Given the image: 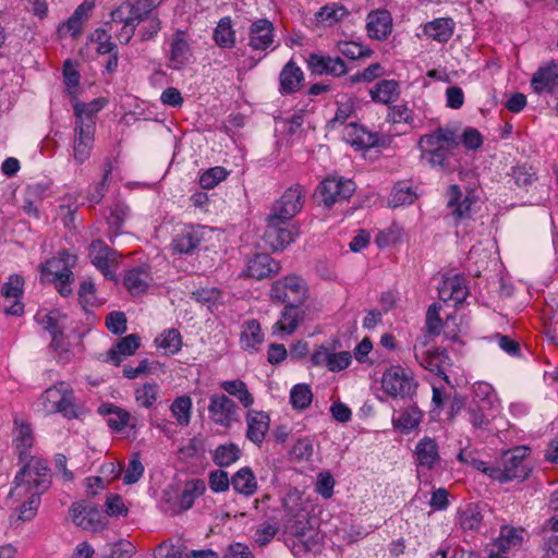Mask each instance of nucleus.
I'll return each mask as SVG.
<instances>
[{
  "instance_id": "aec40b11",
  "label": "nucleus",
  "mask_w": 558,
  "mask_h": 558,
  "mask_svg": "<svg viewBox=\"0 0 558 558\" xmlns=\"http://www.w3.org/2000/svg\"><path fill=\"white\" fill-rule=\"evenodd\" d=\"M308 69L318 75L341 76L348 71L345 63L340 57L323 56L312 53L307 60Z\"/></svg>"
},
{
  "instance_id": "c03bdc74",
  "label": "nucleus",
  "mask_w": 558,
  "mask_h": 558,
  "mask_svg": "<svg viewBox=\"0 0 558 558\" xmlns=\"http://www.w3.org/2000/svg\"><path fill=\"white\" fill-rule=\"evenodd\" d=\"M241 453V449L234 442L219 445L213 453V461L220 468H227L235 463Z\"/></svg>"
},
{
  "instance_id": "13d9d810",
  "label": "nucleus",
  "mask_w": 558,
  "mask_h": 558,
  "mask_svg": "<svg viewBox=\"0 0 558 558\" xmlns=\"http://www.w3.org/2000/svg\"><path fill=\"white\" fill-rule=\"evenodd\" d=\"M228 175V171L223 167H213L206 170L199 178V184L203 189H214L222 182Z\"/></svg>"
},
{
  "instance_id": "ea45409f",
  "label": "nucleus",
  "mask_w": 558,
  "mask_h": 558,
  "mask_svg": "<svg viewBox=\"0 0 558 558\" xmlns=\"http://www.w3.org/2000/svg\"><path fill=\"white\" fill-rule=\"evenodd\" d=\"M399 86L393 80H381L369 90L372 99L376 102L388 105L399 97Z\"/></svg>"
},
{
  "instance_id": "a211bd4d",
  "label": "nucleus",
  "mask_w": 558,
  "mask_h": 558,
  "mask_svg": "<svg viewBox=\"0 0 558 558\" xmlns=\"http://www.w3.org/2000/svg\"><path fill=\"white\" fill-rule=\"evenodd\" d=\"M205 227L189 225L173 238L171 246L179 254H192L204 239Z\"/></svg>"
},
{
  "instance_id": "09e8293b",
  "label": "nucleus",
  "mask_w": 558,
  "mask_h": 558,
  "mask_svg": "<svg viewBox=\"0 0 558 558\" xmlns=\"http://www.w3.org/2000/svg\"><path fill=\"white\" fill-rule=\"evenodd\" d=\"M112 170H113V165H112L111 159L106 158L104 161L102 179L99 182L90 185V187H89L87 198L90 203L98 204L101 202V199L104 198L105 193L107 191V187L109 185L110 174H111Z\"/></svg>"
},
{
  "instance_id": "4c0bfd02",
  "label": "nucleus",
  "mask_w": 558,
  "mask_h": 558,
  "mask_svg": "<svg viewBox=\"0 0 558 558\" xmlns=\"http://www.w3.org/2000/svg\"><path fill=\"white\" fill-rule=\"evenodd\" d=\"M215 44L220 48L231 49L235 46L236 36L230 16L221 17L213 33Z\"/></svg>"
},
{
  "instance_id": "9b49d317",
  "label": "nucleus",
  "mask_w": 558,
  "mask_h": 558,
  "mask_svg": "<svg viewBox=\"0 0 558 558\" xmlns=\"http://www.w3.org/2000/svg\"><path fill=\"white\" fill-rule=\"evenodd\" d=\"M208 413L210 420L219 426L229 427L238 421V405L226 395L215 393L210 396Z\"/></svg>"
},
{
  "instance_id": "c85d7f7f",
  "label": "nucleus",
  "mask_w": 558,
  "mask_h": 558,
  "mask_svg": "<svg viewBox=\"0 0 558 558\" xmlns=\"http://www.w3.org/2000/svg\"><path fill=\"white\" fill-rule=\"evenodd\" d=\"M153 281L150 267L142 265L128 270L123 278L124 287L132 295H140L147 291Z\"/></svg>"
},
{
  "instance_id": "4468645a",
  "label": "nucleus",
  "mask_w": 558,
  "mask_h": 558,
  "mask_svg": "<svg viewBox=\"0 0 558 558\" xmlns=\"http://www.w3.org/2000/svg\"><path fill=\"white\" fill-rule=\"evenodd\" d=\"M70 514L73 523L83 530L98 531L105 526L102 512L95 506L74 502L70 508Z\"/></svg>"
},
{
  "instance_id": "bf43d9fd",
  "label": "nucleus",
  "mask_w": 558,
  "mask_h": 558,
  "mask_svg": "<svg viewBox=\"0 0 558 558\" xmlns=\"http://www.w3.org/2000/svg\"><path fill=\"white\" fill-rule=\"evenodd\" d=\"M457 458L461 463L469 464L488 476L489 470H493V466L478 459V453L474 450L461 449Z\"/></svg>"
},
{
  "instance_id": "a19ab883",
  "label": "nucleus",
  "mask_w": 558,
  "mask_h": 558,
  "mask_svg": "<svg viewBox=\"0 0 558 558\" xmlns=\"http://www.w3.org/2000/svg\"><path fill=\"white\" fill-rule=\"evenodd\" d=\"M76 256L70 254L66 251H61L58 256H54L46 262L41 267L43 272H47L54 276V279L60 278V275L65 272V269H70L75 265Z\"/></svg>"
},
{
  "instance_id": "7c9ffc66",
  "label": "nucleus",
  "mask_w": 558,
  "mask_h": 558,
  "mask_svg": "<svg viewBox=\"0 0 558 558\" xmlns=\"http://www.w3.org/2000/svg\"><path fill=\"white\" fill-rule=\"evenodd\" d=\"M13 446L19 456L20 462L31 459L29 450L34 444V436L28 424L14 418Z\"/></svg>"
},
{
  "instance_id": "37998d69",
  "label": "nucleus",
  "mask_w": 558,
  "mask_h": 558,
  "mask_svg": "<svg viewBox=\"0 0 558 558\" xmlns=\"http://www.w3.org/2000/svg\"><path fill=\"white\" fill-rule=\"evenodd\" d=\"M69 384L60 381L54 386L48 388L40 398L44 411L47 414H54L58 411V405L62 400V396L68 389Z\"/></svg>"
},
{
  "instance_id": "6e6552de",
  "label": "nucleus",
  "mask_w": 558,
  "mask_h": 558,
  "mask_svg": "<svg viewBox=\"0 0 558 558\" xmlns=\"http://www.w3.org/2000/svg\"><path fill=\"white\" fill-rule=\"evenodd\" d=\"M306 191L303 185L295 183L288 187L281 197L274 204L269 216L290 221L301 211L305 202Z\"/></svg>"
},
{
  "instance_id": "6ab92c4d",
  "label": "nucleus",
  "mask_w": 558,
  "mask_h": 558,
  "mask_svg": "<svg viewBox=\"0 0 558 558\" xmlns=\"http://www.w3.org/2000/svg\"><path fill=\"white\" fill-rule=\"evenodd\" d=\"M531 88L536 94H558V64L550 62L539 66L532 75Z\"/></svg>"
},
{
  "instance_id": "5701e85b",
  "label": "nucleus",
  "mask_w": 558,
  "mask_h": 558,
  "mask_svg": "<svg viewBox=\"0 0 558 558\" xmlns=\"http://www.w3.org/2000/svg\"><path fill=\"white\" fill-rule=\"evenodd\" d=\"M447 195V207L450 209V214L454 220L458 222L470 218L471 208L475 202L471 193L463 196L460 187L453 184L448 187Z\"/></svg>"
},
{
  "instance_id": "7ed1b4c3",
  "label": "nucleus",
  "mask_w": 558,
  "mask_h": 558,
  "mask_svg": "<svg viewBox=\"0 0 558 558\" xmlns=\"http://www.w3.org/2000/svg\"><path fill=\"white\" fill-rule=\"evenodd\" d=\"M526 447H515L502 453L498 465L489 470V477L500 483L522 482L527 478L532 469L525 463Z\"/></svg>"
},
{
  "instance_id": "4be33fe9",
  "label": "nucleus",
  "mask_w": 558,
  "mask_h": 558,
  "mask_svg": "<svg viewBox=\"0 0 558 558\" xmlns=\"http://www.w3.org/2000/svg\"><path fill=\"white\" fill-rule=\"evenodd\" d=\"M469 294L464 278L460 275L444 276L438 286L439 299L444 302L462 303Z\"/></svg>"
},
{
  "instance_id": "b1692460",
  "label": "nucleus",
  "mask_w": 558,
  "mask_h": 558,
  "mask_svg": "<svg viewBox=\"0 0 558 558\" xmlns=\"http://www.w3.org/2000/svg\"><path fill=\"white\" fill-rule=\"evenodd\" d=\"M141 345V337L131 333L122 337L106 353L105 361L119 366L126 357L133 355Z\"/></svg>"
},
{
  "instance_id": "a878e982",
  "label": "nucleus",
  "mask_w": 558,
  "mask_h": 558,
  "mask_svg": "<svg viewBox=\"0 0 558 558\" xmlns=\"http://www.w3.org/2000/svg\"><path fill=\"white\" fill-rule=\"evenodd\" d=\"M246 438L260 447L269 430V415L263 411L250 410L246 413Z\"/></svg>"
},
{
  "instance_id": "bb28decb",
  "label": "nucleus",
  "mask_w": 558,
  "mask_h": 558,
  "mask_svg": "<svg viewBox=\"0 0 558 558\" xmlns=\"http://www.w3.org/2000/svg\"><path fill=\"white\" fill-rule=\"evenodd\" d=\"M344 138L356 149H368L377 146L380 142L377 132H371L356 123H350L345 126Z\"/></svg>"
},
{
  "instance_id": "680f3d73",
  "label": "nucleus",
  "mask_w": 558,
  "mask_h": 558,
  "mask_svg": "<svg viewBox=\"0 0 558 558\" xmlns=\"http://www.w3.org/2000/svg\"><path fill=\"white\" fill-rule=\"evenodd\" d=\"M339 51L344 57L351 60H357L361 58H366L372 54V51L362 45L354 41H343L339 44Z\"/></svg>"
},
{
  "instance_id": "0e129e2a",
  "label": "nucleus",
  "mask_w": 558,
  "mask_h": 558,
  "mask_svg": "<svg viewBox=\"0 0 558 558\" xmlns=\"http://www.w3.org/2000/svg\"><path fill=\"white\" fill-rule=\"evenodd\" d=\"M278 531L279 525L277 523H262L254 534L255 543L260 547L266 546L275 537Z\"/></svg>"
},
{
  "instance_id": "3c124183",
  "label": "nucleus",
  "mask_w": 558,
  "mask_h": 558,
  "mask_svg": "<svg viewBox=\"0 0 558 558\" xmlns=\"http://www.w3.org/2000/svg\"><path fill=\"white\" fill-rule=\"evenodd\" d=\"M205 489L206 486L202 480H192L187 482L179 497V506L181 510L190 509L193 506L195 499L204 494Z\"/></svg>"
},
{
  "instance_id": "dca6fc26",
  "label": "nucleus",
  "mask_w": 558,
  "mask_h": 558,
  "mask_svg": "<svg viewBox=\"0 0 558 558\" xmlns=\"http://www.w3.org/2000/svg\"><path fill=\"white\" fill-rule=\"evenodd\" d=\"M414 459L417 468L428 471L436 469L441 461L436 439L427 436L420 439L414 449Z\"/></svg>"
},
{
  "instance_id": "393cba45",
  "label": "nucleus",
  "mask_w": 558,
  "mask_h": 558,
  "mask_svg": "<svg viewBox=\"0 0 558 558\" xmlns=\"http://www.w3.org/2000/svg\"><path fill=\"white\" fill-rule=\"evenodd\" d=\"M280 264L268 254H256L248 259L244 275L257 280L278 274Z\"/></svg>"
},
{
  "instance_id": "052dcab7",
  "label": "nucleus",
  "mask_w": 558,
  "mask_h": 558,
  "mask_svg": "<svg viewBox=\"0 0 558 558\" xmlns=\"http://www.w3.org/2000/svg\"><path fill=\"white\" fill-rule=\"evenodd\" d=\"M90 40L97 44L96 50L100 54L112 53L117 45L111 41V35L102 28H97L90 36Z\"/></svg>"
},
{
  "instance_id": "0eeeda50",
  "label": "nucleus",
  "mask_w": 558,
  "mask_h": 558,
  "mask_svg": "<svg viewBox=\"0 0 558 558\" xmlns=\"http://www.w3.org/2000/svg\"><path fill=\"white\" fill-rule=\"evenodd\" d=\"M381 386L391 397H411L417 387L413 376L403 367L397 365L389 367L381 378Z\"/></svg>"
},
{
  "instance_id": "412c9836",
  "label": "nucleus",
  "mask_w": 558,
  "mask_h": 558,
  "mask_svg": "<svg viewBox=\"0 0 558 558\" xmlns=\"http://www.w3.org/2000/svg\"><path fill=\"white\" fill-rule=\"evenodd\" d=\"M302 305H284L279 319L272 326V332L292 335L305 319V310Z\"/></svg>"
},
{
  "instance_id": "e433bc0d",
  "label": "nucleus",
  "mask_w": 558,
  "mask_h": 558,
  "mask_svg": "<svg viewBox=\"0 0 558 558\" xmlns=\"http://www.w3.org/2000/svg\"><path fill=\"white\" fill-rule=\"evenodd\" d=\"M233 489L246 497L252 496L257 490V481L251 468L244 466L234 473L231 477Z\"/></svg>"
},
{
  "instance_id": "a18cd8bd",
  "label": "nucleus",
  "mask_w": 558,
  "mask_h": 558,
  "mask_svg": "<svg viewBox=\"0 0 558 558\" xmlns=\"http://www.w3.org/2000/svg\"><path fill=\"white\" fill-rule=\"evenodd\" d=\"M192 399L189 396H180L172 401L170 412L175 418L178 425L182 427L190 425L192 417Z\"/></svg>"
},
{
  "instance_id": "c756f323",
  "label": "nucleus",
  "mask_w": 558,
  "mask_h": 558,
  "mask_svg": "<svg viewBox=\"0 0 558 558\" xmlns=\"http://www.w3.org/2000/svg\"><path fill=\"white\" fill-rule=\"evenodd\" d=\"M287 542L292 554L295 557H302L307 553H317L320 550L322 535L317 529L313 527L306 530L300 537L287 539Z\"/></svg>"
},
{
  "instance_id": "9d476101",
  "label": "nucleus",
  "mask_w": 558,
  "mask_h": 558,
  "mask_svg": "<svg viewBox=\"0 0 558 558\" xmlns=\"http://www.w3.org/2000/svg\"><path fill=\"white\" fill-rule=\"evenodd\" d=\"M24 279L20 275H11L8 281L1 288L3 303L0 307L7 315L20 316L24 312V305L21 302L23 295Z\"/></svg>"
},
{
  "instance_id": "338daca9",
  "label": "nucleus",
  "mask_w": 558,
  "mask_h": 558,
  "mask_svg": "<svg viewBox=\"0 0 558 558\" xmlns=\"http://www.w3.org/2000/svg\"><path fill=\"white\" fill-rule=\"evenodd\" d=\"M126 316L123 312L113 311L106 317V327L113 335H122L126 331Z\"/></svg>"
},
{
  "instance_id": "864d4df0",
  "label": "nucleus",
  "mask_w": 558,
  "mask_h": 558,
  "mask_svg": "<svg viewBox=\"0 0 558 558\" xmlns=\"http://www.w3.org/2000/svg\"><path fill=\"white\" fill-rule=\"evenodd\" d=\"M416 198V194L413 191L412 186L407 183L400 182L393 186L389 198V205L391 207H399L403 205H409L414 202Z\"/></svg>"
},
{
  "instance_id": "de8ad7c7",
  "label": "nucleus",
  "mask_w": 558,
  "mask_h": 558,
  "mask_svg": "<svg viewBox=\"0 0 558 558\" xmlns=\"http://www.w3.org/2000/svg\"><path fill=\"white\" fill-rule=\"evenodd\" d=\"M220 387L229 395L238 398L244 408H250L254 403V397L248 391L246 384L241 379L225 380Z\"/></svg>"
},
{
  "instance_id": "f8f14e48",
  "label": "nucleus",
  "mask_w": 558,
  "mask_h": 558,
  "mask_svg": "<svg viewBox=\"0 0 558 558\" xmlns=\"http://www.w3.org/2000/svg\"><path fill=\"white\" fill-rule=\"evenodd\" d=\"M96 128L89 122H74L73 158L76 163H84L92 154Z\"/></svg>"
},
{
  "instance_id": "ddd939ff",
  "label": "nucleus",
  "mask_w": 558,
  "mask_h": 558,
  "mask_svg": "<svg viewBox=\"0 0 558 558\" xmlns=\"http://www.w3.org/2000/svg\"><path fill=\"white\" fill-rule=\"evenodd\" d=\"M248 47L254 51H265L274 45L275 26L268 19H257L248 27Z\"/></svg>"
},
{
  "instance_id": "f3484780",
  "label": "nucleus",
  "mask_w": 558,
  "mask_h": 558,
  "mask_svg": "<svg viewBox=\"0 0 558 558\" xmlns=\"http://www.w3.org/2000/svg\"><path fill=\"white\" fill-rule=\"evenodd\" d=\"M192 57V47L187 41L185 32L177 29L170 41L168 66L173 70H181L189 64Z\"/></svg>"
},
{
  "instance_id": "5fc2aeb1",
  "label": "nucleus",
  "mask_w": 558,
  "mask_h": 558,
  "mask_svg": "<svg viewBox=\"0 0 558 558\" xmlns=\"http://www.w3.org/2000/svg\"><path fill=\"white\" fill-rule=\"evenodd\" d=\"M307 514L296 513L289 518L284 524L286 533L290 536L289 539L300 537L306 530L313 529Z\"/></svg>"
},
{
  "instance_id": "473e14b6",
  "label": "nucleus",
  "mask_w": 558,
  "mask_h": 558,
  "mask_svg": "<svg viewBox=\"0 0 558 558\" xmlns=\"http://www.w3.org/2000/svg\"><path fill=\"white\" fill-rule=\"evenodd\" d=\"M264 341V333L257 319L245 320L240 333V345L243 350L255 353Z\"/></svg>"
},
{
  "instance_id": "f03ea898",
  "label": "nucleus",
  "mask_w": 558,
  "mask_h": 558,
  "mask_svg": "<svg viewBox=\"0 0 558 558\" xmlns=\"http://www.w3.org/2000/svg\"><path fill=\"white\" fill-rule=\"evenodd\" d=\"M459 145L456 131L438 128L433 133L421 136L418 147L421 160L432 168L445 169L452 150Z\"/></svg>"
},
{
  "instance_id": "6e6d98bb",
  "label": "nucleus",
  "mask_w": 558,
  "mask_h": 558,
  "mask_svg": "<svg viewBox=\"0 0 558 558\" xmlns=\"http://www.w3.org/2000/svg\"><path fill=\"white\" fill-rule=\"evenodd\" d=\"M158 398L159 386L155 383L144 384L142 387L135 390L136 403L142 408H151Z\"/></svg>"
},
{
  "instance_id": "2eb2a0df",
  "label": "nucleus",
  "mask_w": 558,
  "mask_h": 558,
  "mask_svg": "<svg viewBox=\"0 0 558 558\" xmlns=\"http://www.w3.org/2000/svg\"><path fill=\"white\" fill-rule=\"evenodd\" d=\"M425 342H422V348L416 343L414 345V356L417 363L430 373L439 376L446 383L449 378L446 374L444 364L448 360V355L444 350L435 349L434 351L425 350Z\"/></svg>"
},
{
  "instance_id": "1a4fd4ad",
  "label": "nucleus",
  "mask_w": 558,
  "mask_h": 558,
  "mask_svg": "<svg viewBox=\"0 0 558 558\" xmlns=\"http://www.w3.org/2000/svg\"><path fill=\"white\" fill-rule=\"evenodd\" d=\"M88 256L92 264L110 280L116 279L113 266L117 262L118 253L110 248L102 240H94L88 247Z\"/></svg>"
},
{
  "instance_id": "72a5a7b5",
  "label": "nucleus",
  "mask_w": 558,
  "mask_h": 558,
  "mask_svg": "<svg viewBox=\"0 0 558 558\" xmlns=\"http://www.w3.org/2000/svg\"><path fill=\"white\" fill-rule=\"evenodd\" d=\"M424 34L438 43H447L453 35L454 22L449 17H438L424 25Z\"/></svg>"
},
{
  "instance_id": "79ce46f5",
  "label": "nucleus",
  "mask_w": 558,
  "mask_h": 558,
  "mask_svg": "<svg viewBox=\"0 0 558 558\" xmlns=\"http://www.w3.org/2000/svg\"><path fill=\"white\" fill-rule=\"evenodd\" d=\"M490 410L492 405L486 404L485 401L471 403L468 414L472 426L477 429H486L494 417V414L489 412Z\"/></svg>"
},
{
  "instance_id": "69168bd1",
  "label": "nucleus",
  "mask_w": 558,
  "mask_h": 558,
  "mask_svg": "<svg viewBox=\"0 0 558 558\" xmlns=\"http://www.w3.org/2000/svg\"><path fill=\"white\" fill-rule=\"evenodd\" d=\"M441 306L437 303H433L429 305L427 313H426V323L425 327L428 333L430 335H439L441 331V318L439 316V311Z\"/></svg>"
},
{
  "instance_id": "423d86ee",
  "label": "nucleus",
  "mask_w": 558,
  "mask_h": 558,
  "mask_svg": "<svg viewBox=\"0 0 558 558\" xmlns=\"http://www.w3.org/2000/svg\"><path fill=\"white\" fill-rule=\"evenodd\" d=\"M268 223L264 234V241L272 251H283L299 236V228L289 225L288 220L276 216H268Z\"/></svg>"
},
{
  "instance_id": "f257e3e1",
  "label": "nucleus",
  "mask_w": 558,
  "mask_h": 558,
  "mask_svg": "<svg viewBox=\"0 0 558 558\" xmlns=\"http://www.w3.org/2000/svg\"><path fill=\"white\" fill-rule=\"evenodd\" d=\"M22 469L16 473L10 497L21 499L32 494L40 496L51 484L50 470L45 460L31 457L25 460Z\"/></svg>"
},
{
  "instance_id": "e2e57ef3",
  "label": "nucleus",
  "mask_w": 558,
  "mask_h": 558,
  "mask_svg": "<svg viewBox=\"0 0 558 558\" xmlns=\"http://www.w3.org/2000/svg\"><path fill=\"white\" fill-rule=\"evenodd\" d=\"M483 517L481 512L473 507L464 510L460 517V525L464 531H477L481 526Z\"/></svg>"
},
{
  "instance_id": "f704fd0d",
  "label": "nucleus",
  "mask_w": 558,
  "mask_h": 558,
  "mask_svg": "<svg viewBox=\"0 0 558 558\" xmlns=\"http://www.w3.org/2000/svg\"><path fill=\"white\" fill-rule=\"evenodd\" d=\"M107 99L99 97L90 102L75 101L73 104L75 122L90 123L96 128V114L107 105Z\"/></svg>"
},
{
  "instance_id": "58836bf2",
  "label": "nucleus",
  "mask_w": 558,
  "mask_h": 558,
  "mask_svg": "<svg viewBox=\"0 0 558 558\" xmlns=\"http://www.w3.org/2000/svg\"><path fill=\"white\" fill-rule=\"evenodd\" d=\"M100 411L102 413L112 415L107 420V424L111 429L116 432H121L128 426L131 428H135L136 426V424L132 421L131 414L122 408L116 407L113 404H104L101 405Z\"/></svg>"
},
{
  "instance_id": "4d7b16f0",
  "label": "nucleus",
  "mask_w": 558,
  "mask_h": 558,
  "mask_svg": "<svg viewBox=\"0 0 558 558\" xmlns=\"http://www.w3.org/2000/svg\"><path fill=\"white\" fill-rule=\"evenodd\" d=\"M313 393L308 385L298 384L290 391V401L294 409L304 410L310 407Z\"/></svg>"
},
{
  "instance_id": "49530a36",
  "label": "nucleus",
  "mask_w": 558,
  "mask_h": 558,
  "mask_svg": "<svg viewBox=\"0 0 558 558\" xmlns=\"http://www.w3.org/2000/svg\"><path fill=\"white\" fill-rule=\"evenodd\" d=\"M421 418L422 412L416 407H411L401 411L398 416H392V424L402 433H409L418 426Z\"/></svg>"
},
{
  "instance_id": "39448f33",
  "label": "nucleus",
  "mask_w": 558,
  "mask_h": 558,
  "mask_svg": "<svg viewBox=\"0 0 558 558\" xmlns=\"http://www.w3.org/2000/svg\"><path fill=\"white\" fill-rule=\"evenodd\" d=\"M270 298L284 305L304 304L307 298L305 281L296 275H288L272 282Z\"/></svg>"
},
{
  "instance_id": "c9c22d12",
  "label": "nucleus",
  "mask_w": 558,
  "mask_h": 558,
  "mask_svg": "<svg viewBox=\"0 0 558 558\" xmlns=\"http://www.w3.org/2000/svg\"><path fill=\"white\" fill-rule=\"evenodd\" d=\"M163 2V0H134L128 1L129 7V22L135 26L140 25L143 21L147 20L155 13L156 9Z\"/></svg>"
},
{
  "instance_id": "2f4dec72",
  "label": "nucleus",
  "mask_w": 558,
  "mask_h": 558,
  "mask_svg": "<svg viewBox=\"0 0 558 558\" xmlns=\"http://www.w3.org/2000/svg\"><path fill=\"white\" fill-rule=\"evenodd\" d=\"M304 81V74L301 68L293 60H290L279 74V92L282 95L296 93Z\"/></svg>"
},
{
  "instance_id": "8fccbe9b",
  "label": "nucleus",
  "mask_w": 558,
  "mask_h": 558,
  "mask_svg": "<svg viewBox=\"0 0 558 558\" xmlns=\"http://www.w3.org/2000/svg\"><path fill=\"white\" fill-rule=\"evenodd\" d=\"M155 343L158 348L163 349L166 354L173 355L182 348V337L177 329L171 328L160 333L155 339Z\"/></svg>"
},
{
  "instance_id": "cd10ccee",
  "label": "nucleus",
  "mask_w": 558,
  "mask_h": 558,
  "mask_svg": "<svg viewBox=\"0 0 558 558\" xmlns=\"http://www.w3.org/2000/svg\"><path fill=\"white\" fill-rule=\"evenodd\" d=\"M366 21V29L371 38L384 40L392 31V19L387 10L371 11Z\"/></svg>"
},
{
  "instance_id": "603ef678",
  "label": "nucleus",
  "mask_w": 558,
  "mask_h": 558,
  "mask_svg": "<svg viewBox=\"0 0 558 558\" xmlns=\"http://www.w3.org/2000/svg\"><path fill=\"white\" fill-rule=\"evenodd\" d=\"M522 530L504 526L498 539L493 544L499 551L507 553L511 547H515L522 542Z\"/></svg>"
},
{
  "instance_id": "20e7f679",
  "label": "nucleus",
  "mask_w": 558,
  "mask_h": 558,
  "mask_svg": "<svg viewBox=\"0 0 558 558\" xmlns=\"http://www.w3.org/2000/svg\"><path fill=\"white\" fill-rule=\"evenodd\" d=\"M354 191L355 183L352 180L330 177L317 185L314 197L319 205L331 208L335 204L349 199Z\"/></svg>"
},
{
  "instance_id": "774afa93",
  "label": "nucleus",
  "mask_w": 558,
  "mask_h": 558,
  "mask_svg": "<svg viewBox=\"0 0 558 558\" xmlns=\"http://www.w3.org/2000/svg\"><path fill=\"white\" fill-rule=\"evenodd\" d=\"M138 35L142 40L153 39L161 29V21L155 12L147 20L143 21Z\"/></svg>"
}]
</instances>
